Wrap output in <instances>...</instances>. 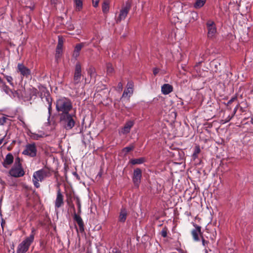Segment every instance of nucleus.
I'll return each mask as SVG.
<instances>
[{"mask_svg":"<svg viewBox=\"0 0 253 253\" xmlns=\"http://www.w3.org/2000/svg\"><path fill=\"white\" fill-rule=\"evenodd\" d=\"M76 118L75 111L68 113L59 114L60 123L66 130L71 129L75 126Z\"/></svg>","mask_w":253,"mask_h":253,"instance_id":"obj_1","label":"nucleus"},{"mask_svg":"<svg viewBox=\"0 0 253 253\" xmlns=\"http://www.w3.org/2000/svg\"><path fill=\"white\" fill-rule=\"evenodd\" d=\"M56 109L59 114H65L72 112L73 103L67 97H61L56 102Z\"/></svg>","mask_w":253,"mask_h":253,"instance_id":"obj_2","label":"nucleus"},{"mask_svg":"<svg viewBox=\"0 0 253 253\" xmlns=\"http://www.w3.org/2000/svg\"><path fill=\"white\" fill-rule=\"evenodd\" d=\"M51 175L50 171L47 169H42L34 172L33 181L35 186L39 188L40 184L39 181H42L45 178Z\"/></svg>","mask_w":253,"mask_h":253,"instance_id":"obj_3","label":"nucleus"},{"mask_svg":"<svg viewBox=\"0 0 253 253\" xmlns=\"http://www.w3.org/2000/svg\"><path fill=\"white\" fill-rule=\"evenodd\" d=\"M35 230L33 228L31 234L27 237L18 246L17 253H25L28 250L29 247L34 239Z\"/></svg>","mask_w":253,"mask_h":253,"instance_id":"obj_4","label":"nucleus"},{"mask_svg":"<svg viewBox=\"0 0 253 253\" xmlns=\"http://www.w3.org/2000/svg\"><path fill=\"white\" fill-rule=\"evenodd\" d=\"M131 7V2L130 0L126 1L125 5H123L120 10L119 16L116 18V22L117 23L121 22L122 20H124Z\"/></svg>","mask_w":253,"mask_h":253,"instance_id":"obj_5","label":"nucleus"},{"mask_svg":"<svg viewBox=\"0 0 253 253\" xmlns=\"http://www.w3.org/2000/svg\"><path fill=\"white\" fill-rule=\"evenodd\" d=\"M37 149L35 143L28 144L25 146V150L22 154L25 155L29 156L31 157H35L37 155Z\"/></svg>","mask_w":253,"mask_h":253,"instance_id":"obj_6","label":"nucleus"},{"mask_svg":"<svg viewBox=\"0 0 253 253\" xmlns=\"http://www.w3.org/2000/svg\"><path fill=\"white\" fill-rule=\"evenodd\" d=\"M8 173L11 176L16 178L22 177L25 174L22 166H13Z\"/></svg>","mask_w":253,"mask_h":253,"instance_id":"obj_7","label":"nucleus"},{"mask_svg":"<svg viewBox=\"0 0 253 253\" xmlns=\"http://www.w3.org/2000/svg\"><path fill=\"white\" fill-rule=\"evenodd\" d=\"M82 69L81 65L80 63H77L75 66V69L73 77V81L72 84L74 85H76L80 83L82 77Z\"/></svg>","mask_w":253,"mask_h":253,"instance_id":"obj_8","label":"nucleus"},{"mask_svg":"<svg viewBox=\"0 0 253 253\" xmlns=\"http://www.w3.org/2000/svg\"><path fill=\"white\" fill-rule=\"evenodd\" d=\"M208 28V37L209 38H212L216 32V28L213 21L209 20L207 22Z\"/></svg>","mask_w":253,"mask_h":253,"instance_id":"obj_9","label":"nucleus"},{"mask_svg":"<svg viewBox=\"0 0 253 253\" xmlns=\"http://www.w3.org/2000/svg\"><path fill=\"white\" fill-rule=\"evenodd\" d=\"M142 177V170L139 168H136L134 170L132 180L134 184L138 186L140 182Z\"/></svg>","mask_w":253,"mask_h":253,"instance_id":"obj_10","label":"nucleus"},{"mask_svg":"<svg viewBox=\"0 0 253 253\" xmlns=\"http://www.w3.org/2000/svg\"><path fill=\"white\" fill-rule=\"evenodd\" d=\"M17 71L19 72L22 76L26 78H28L31 74L30 70L22 63H19L18 64Z\"/></svg>","mask_w":253,"mask_h":253,"instance_id":"obj_11","label":"nucleus"},{"mask_svg":"<svg viewBox=\"0 0 253 253\" xmlns=\"http://www.w3.org/2000/svg\"><path fill=\"white\" fill-rule=\"evenodd\" d=\"M193 226L195 227V229L192 231V235L195 241H199L200 240L199 234L201 237L203 236V233L201 232V227L195 223H193Z\"/></svg>","mask_w":253,"mask_h":253,"instance_id":"obj_12","label":"nucleus"},{"mask_svg":"<svg viewBox=\"0 0 253 253\" xmlns=\"http://www.w3.org/2000/svg\"><path fill=\"white\" fill-rule=\"evenodd\" d=\"M73 218L79 226L80 232L82 233L84 232V223L81 217L75 212Z\"/></svg>","mask_w":253,"mask_h":253,"instance_id":"obj_13","label":"nucleus"},{"mask_svg":"<svg viewBox=\"0 0 253 253\" xmlns=\"http://www.w3.org/2000/svg\"><path fill=\"white\" fill-rule=\"evenodd\" d=\"M63 195L61 193V190L59 188L57 192V197L55 201V207L56 208H59L64 204Z\"/></svg>","mask_w":253,"mask_h":253,"instance_id":"obj_14","label":"nucleus"},{"mask_svg":"<svg viewBox=\"0 0 253 253\" xmlns=\"http://www.w3.org/2000/svg\"><path fill=\"white\" fill-rule=\"evenodd\" d=\"M14 157L11 153H8L2 162V165L5 168H8L13 162Z\"/></svg>","mask_w":253,"mask_h":253,"instance_id":"obj_15","label":"nucleus"},{"mask_svg":"<svg viewBox=\"0 0 253 253\" xmlns=\"http://www.w3.org/2000/svg\"><path fill=\"white\" fill-rule=\"evenodd\" d=\"M58 44L56 49V57L58 58L60 57L62 52V47L63 45V40L61 36H58Z\"/></svg>","mask_w":253,"mask_h":253,"instance_id":"obj_16","label":"nucleus"},{"mask_svg":"<svg viewBox=\"0 0 253 253\" xmlns=\"http://www.w3.org/2000/svg\"><path fill=\"white\" fill-rule=\"evenodd\" d=\"M84 46V43L83 42L77 44L73 53V57L75 58H77L80 55V51Z\"/></svg>","mask_w":253,"mask_h":253,"instance_id":"obj_17","label":"nucleus"},{"mask_svg":"<svg viewBox=\"0 0 253 253\" xmlns=\"http://www.w3.org/2000/svg\"><path fill=\"white\" fill-rule=\"evenodd\" d=\"M134 122L132 121L127 122L122 129V133L126 134L129 132L131 128L133 126Z\"/></svg>","mask_w":253,"mask_h":253,"instance_id":"obj_18","label":"nucleus"},{"mask_svg":"<svg viewBox=\"0 0 253 253\" xmlns=\"http://www.w3.org/2000/svg\"><path fill=\"white\" fill-rule=\"evenodd\" d=\"M162 92L164 94H168L173 91V87L171 85L166 84L162 86Z\"/></svg>","mask_w":253,"mask_h":253,"instance_id":"obj_19","label":"nucleus"},{"mask_svg":"<svg viewBox=\"0 0 253 253\" xmlns=\"http://www.w3.org/2000/svg\"><path fill=\"white\" fill-rule=\"evenodd\" d=\"M127 215V213L126 209L122 208L120 213L119 221L121 222H125L126 220Z\"/></svg>","mask_w":253,"mask_h":253,"instance_id":"obj_20","label":"nucleus"},{"mask_svg":"<svg viewBox=\"0 0 253 253\" xmlns=\"http://www.w3.org/2000/svg\"><path fill=\"white\" fill-rule=\"evenodd\" d=\"M109 0H104L102 3V11L104 14H106L109 12Z\"/></svg>","mask_w":253,"mask_h":253,"instance_id":"obj_21","label":"nucleus"},{"mask_svg":"<svg viewBox=\"0 0 253 253\" xmlns=\"http://www.w3.org/2000/svg\"><path fill=\"white\" fill-rule=\"evenodd\" d=\"M206 2V0H196L194 7L197 9L200 8L204 5Z\"/></svg>","mask_w":253,"mask_h":253,"instance_id":"obj_22","label":"nucleus"},{"mask_svg":"<svg viewBox=\"0 0 253 253\" xmlns=\"http://www.w3.org/2000/svg\"><path fill=\"white\" fill-rule=\"evenodd\" d=\"M87 73L90 76V79H95L96 74L94 67L90 66L87 70Z\"/></svg>","mask_w":253,"mask_h":253,"instance_id":"obj_23","label":"nucleus"},{"mask_svg":"<svg viewBox=\"0 0 253 253\" xmlns=\"http://www.w3.org/2000/svg\"><path fill=\"white\" fill-rule=\"evenodd\" d=\"M144 162V159L143 158L132 159L130 161L132 165L141 164H142Z\"/></svg>","mask_w":253,"mask_h":253,"instance_id":"obj_24","label":"nucleus"},{"mask_svg":"<svg viewBox=\"0 0 253 253\" xmlns=\"http://www.w3.org/2000/svg\"><path fill=\"white\" fill-rule=\"evenodd\" d=\"M198 19V14L195 11H192L190 14V22H194Z\"/></svg>","mask_w":253,"mask_h":253,"instance_id":"obj_25","label":"nucleus"},{"mask_svg":"<svg viewBox=\"0 0 253 253\" xmlns=\"http://www.w3.org/2000/svg\"><path fill=\"white\" fill-rule=\"evenodd\" d=\"M106 68H107V73L109 75H111L114 73V68L113 67V66L112 64L110 63H108L106 64Z\"/></svg>","mask_w":253,"mask_h":253,"instance_id":"obj_26","label":"nucleus"},{"mask_svg":"<svg viewBox=\"0 0 253 253\" xmlns=\"http://www.w3.org/2000/svg\"><path fill=\"white\" fill-rule=\"evenodd\" d=\"M76 4V9L80 11L83 7V2L82 0H74Z\"/></svg>","mask_w":253,"mask_h":253,"instance_id":"obj_27","label":"nucleus"},{"mask_svg":"<svg viewBox=\"0 0 253 253\" xmlns=\"http://www.w3.org/2000/svg\"><path fill=\"white\" fill-rule=\"evenodd\" d=\"M43 134H39L31 132V138L34 140H38L40 138L43 137Z\"/></svg>","mask_w":253,"mask_h":253,"instance_id":"obj_28","label":"nucleus"},{"mask_svg":"<svg viewBox=\"0 0 253 253\" xmlns=\"http://www.w3.org/2000/svg\"><path fill=\"white\" fill-rule=\"evenodd\" d=\"M133 149L134 147L133 146H130L123 148L122 151L123 152L125 153V155H126L130 151L133 150Z\"/></svg>","mask_w":253,"mask_h":253,"instance_id":"obj_29","label":"nucleus"},{"mask_svg":"<svg viewBox=\"0 0 253 253\" xmlns=\"http://www.w3.org/2000/svg\"><path fill=\"white\" fill-rule=\"evenodd\" d=\"M133 90H131V91L128 88L125 89L123 92L122 95V97H126L128 96V94H132L133 93Z\"/></svg>","mask_w":253,"mask_h":253,"instance_id":"obj_30","label":"nucleus"},{"mask_svg":"<svg viewBox=\"0 0 253 253\" xmlns=\"http://www.w3.org/2000/svg\"><path fill=\"white\" fill-rule=\"evenodd\" d=\"M168 228L166 227H164L161 232V235L162 237L165 238L167 236Z\"/></svg>","mask_w":253,"mask_h":253,"instance_id":"obj_31","label":"nucleus"},{"mask_svg":"<svg viewBox=\"0 0 253 253\" xmlns=\"http://www.w3.org/2000/svg\"><path fill=\"white\" fill-rule=\"evenodd\" d=\"M4 77L5 78L6 80H7V81L9 83V84L12 86L14 85V84L13 83V79L12 78V77L11 76H7V75H5L4 76Z\"/></svg>","mask_w":253,"mask_h":253,"instance_id":"obj_32","label":"nucleus"},{"mask_svg":"<svg viewBox=\"0 0 253 253\" xmlns=\"http://www.w3.org/2000/svg\"><path fill=\"white\" fill-rule=\"evenodd\" d=\"M13 166H22L21 159L19 157H17L16 158Z\"/></svg>","mask_w":253,"mask_h":253,"instance_id":"obj_33","label":"nucleus"},{"mask_svg":"<svg viewBox=\"0 0 253 253\" xmlns=\"http://www.w3.org/2000/svg\"><path fill=\"white\" fill-rule=\"evenodd\" d=\"M0 87H1L6 93H8L10 89L8 87V86L6 85L5 83H4V84L2 85Z\"/></svg>","mask_w":253,"mask_h":253,"instance_id":"obj_34","label":"nucleus"},{"mask_svg":"<svg viewBox=\"0 0 253 253\" xmlns=\"http://www.w3.org/2000/svg\"><path fill=\"white\" fill-rule=\"evenodd\" d=\"M200 152V149L199 146H196L195 148V152L193 153V156L195 158L197 157V155Z\"/></svg>","mask_w":253,"mask_h":253,"instance_id":"obj_35","label":"nucleus"},{"mask_svg":"<svg viewBox=\"0 0 253 253\" xmlns=\"http://www.w3.org/2000/svg\"><path fill=\"white\" fill-rule=\"evenodd\" d=\"M133 82H128L127 84V88H128L131 91V90H133Z\"/></svg>","mask_w":253,"mask_h":253,"instance_id":"obj_36","label":"nucleus"},{"mask_svg":"<svg viewBox=\"0 0 253 253\" xmlns=\"http://www.w3.org/2000/svg\"><path fill=\"white\" fill-rule=\"evenodd\" d=\"M237 99V97L236 96L233 97L231 98L230 100H229V101L227 103V105H229L232 103L234 101L236 100Z\"/></svg>","mask_w":253,"mask_h":253,"instance_id":"obj_37","label":"nucleus"},{"mask_svg":"<svg viewBox=\"0 0 253 253\" xmlns=\"http://www.w3.org/2000/svg\"><path fill=\"white\" fill-rule=\"evenodd\" d=\"M7 120L8 119L6 117H2V118H0V124L2 125H4Z\"/></svg>","mask_w":253,"mask_h":253,"instance_id":"obj_38","label":"nucleus"},{"mask_svg":"<svg viewBox=\"0 0 253 253\" xmlns=\"http://www.w3.org/2000/svg\"><path fill=\"white\" fill-rule=\"evenodd\" d=\"M93 6L94 7H96L98 5L99 0H92Z\"/></svg>","mask_w":253,"mask_h":253,"instance_id":"obj_39","label":"nucleus"},{"mask_svg":"<svg viewBox=\"0 0 253 253\" xmlns=\"http://www.w3.org/2000/svg\"><path fill=\"white\" fill-rule=\"evenodd\" d=\"M201 238H202V241L203 245L204 246H206L207 245H208V244L209 243V241H206L204 239V238L203 236L201 237Z\"/></svg>","mask_w":253,"mask_h":253,"instance_id":"obj_40","label":"nucleus"},{"mask_svg":"<svg viewBox=\"0 0 253 253\" xmlns=\"http://www.w3.org/2000/svg\"><path fill=\"white\" fill-rule=\"evenodd\" d=\"M234 117V116L233 115H232V116H228L227 117V118H226L225 121V123H227L229 121H230L232 118Z\"/></svg>","mask_w":253,"mask_h":253,"instance_id":"obj_41","label":"nucleus"},{"mask_svg":"<svg viewBox=\"0 0 253 253\" xmlns=\"http://www.w3.org/2000/svg\"><path fill=\"white\" fill-rule=\"evenodd\" d=\"M159 72L158 68H155L153 69V74L156 76Z\"/></svg>","mask_w":253,"mask_h":253,"instance_id":"obj_42","label":"nucleus"},{"mask_svg":"<svg viewBox=\"0 0 253 253\" xmlns=\"http://www.w3.org/2000/svg\"><path fill=\"white\" fill-rule=\"evenodd\" d=\"M5 224V221L3 219H2V221H1V227H2V231H3V227H4V226Z\"/></svg>","mask_w":253,"mask_h":253,"instance_id":"obj_43","label":"nucleus"},{"mask_svg":"<svg viewBox=\"0 0 253 253\" xmlns=\"http://www.w3.org/2000/svg\"><path fill=\"white\" fill-rule=\"evenodd\" d=\"M48 109L49 113V114H50L51 111V102H49V106H48Z\"/></svg>","mask_w":253,"mask_h":253,"instance_id":"obj_44","label":"nucleus"},{"mask_svg":"<svg viewBox=\"0 0 253 253\" xmlns=\"http://www.w3.org/2000/svg\"><path fill=\"white\" fill-rule=\"evenodd\" d=\"M41 248L43 249L44 248V242L43 241H41L40 242Z\"/></svg>","mask_w":253,"mask_h":253,"instance_id":"obj_45","label":"nucleus"},{"mask_svg":"<svg viewBox=\"0 0 253 253\" xmlns=\"http://www.w3.org/2000/svg\"><path fill=\"white\" fill-rule=\"evenodd\" d=\"M77 204H78V209H79V212H81V204H80L79 200H78Z\"/></svg>","mask_w":253,"mask_h":253,"instance_id":"obj_46","label":"nucleus"},{"mask_svg":"<svg viewBox=\"0 0 253 253\" xmlns=\"http://www.w3.org/2000/svg\"><path fill=\"white\" fill-rule=\"evenodd\" d=\"M4 82L1 79V78L0 77V87L3 85L4 84Z\"/></svg>","mask_w":253,"mask_h":253,"instance_id":"obj_47","label":"nucleus"},{"mask_svg":"<svg viewBox=\"0 0 253 253\" xmlns=\"http://www.w3.org/2000/svg\"><path fill=\"white\" fill-rule=\"evenodd\" d=\"M238 105H237L235 108H234V111H233V115L234 116L235 114H236L237 110H238Z\"/></svg>","mask_w":253,"mask_h":253,"instance_id":"obj_48","label":"nucleus"},{"mask_svg":"<svg viewBox=\"0 0 253 253\" xmlns=\"http://www.w3.org/2000/svg\"><path fill=\"white\" fill-rule=\"evenodd\" d=\"M57 0H50V2L51 4H54V6L56 4Z\"/></svg>","mask_w":253,"mask_h":253,"instance_id":"obj_49","label":"nucleus"},{"mask_svg":"<svg viewBox=\"0 0 253 253\" xmlns=\"http://www.w3.org/2000/svg\"><path fill=\"white\" fill-rule=\"evenodd\" d=\"M74 174L77 177L78 179H79V176L76 172H75Z\"/></svg>","mask_w":253,"mask_h":253,"instance_id":"obj_50","label":"nucleus"},{"mask_svg":"<svg viewBox=\"0 0 253 253\" xmlns=\"http://www.w3.org/2000/svg\"><path fill=\"white\" fill-rule=\"evenodd\" d=\"M21 122L22 123L23 126L25 127L26 126L25 123L23 121H21Z\"/></svg>","mask_w":253,"mask_h":253,"instance_id":"obj_51","label":"nucleus"},{"mask_svg":"<svg viewBox=\"0 0 253 253\" xmlns=\"http://www.w3.org/2000/svg\"><path fill=\"white\" fill-rule=\"evenodd\" d=\"M3 141V138L0 139V145L2 143Z\"/></svg>","mask_w":253,"mask_h":253,"instance_id":"obj_52","label":"nucleus"},{"mask_svg":"<svg viewBox=\"0 0 253 253\" xmlns=\"http://www.w3.org/2000/svg\"><path fill=\"white\" fill-rule=\"evenodd\" d=\"M118 86L120 87H122V84L121 83H119Z\"/></svg>","mask_w":253,"mask_h":253,"instance_id":"obj_53","label":"nucleus"},{"mask_svg":"<svg viewBox=\"0 0 253 253\" xmlns=\"http://www.w3.org/2000/svg\"><path fill=\"white\" fill-rule=\"evenodd\" d=\"M70 29L72 30L74 29L73 25H70Z\"/></svg>","mask_w":253,"mask_h":253,"instance_id":"obj_54","label":"nucleus"},{"mask_svg":"<svg viewBox=\"0 0 253 253\" xmlns=\"http://www.w3.org/2000/svg\"><path fill=\"white\" fill-rule=\"evenodd\" d=\"M204 60V59H203L202 60H201V61H199V62H198V64H200V63H201L202 62H203Z\"/></svg>","mask_w":253,"mask_h":253,"instance_id":"obj_55","label":"nucleus"},{"mask_svg":"<svg viewBox=\"0 0 253 253\" xmlns=\"http://www.w3.org/2000/svg\"><path fill=\"white\" fill-rule=\"evenodd\" d=\"M205 252H206V253H208V251L206 249H205Z\"/></svg>","mask_w":253,"mask_h":253,"instance_id":"obj_56","label":"nucleus"}]
</instances>
